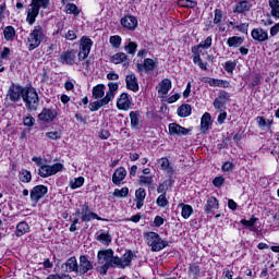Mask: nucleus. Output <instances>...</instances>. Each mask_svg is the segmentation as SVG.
<instances>
[{"label":"nucleus","mask_w":279,"mask_h":279,"mask_svg":"<svg viewBox=\"0 0 279 279\" xmlns=\"http://www.w3.org/2000/svg\"><path fill=\"white\" fill-rule=\"evenodd\" d=\"M210 47H213V37L210 36L201 41L199 45L192 47L193 62L197 64L202 71H208V63L202 60V50L199 49H210Z\"/></svg>","instance_id":"nucleus-1"},{"label":"nucleus","mask_w":279,"mask_h":279,"mask_svg":"<svg viewBox=\"0 0 279 279\" xmlns=\"http://www.w3.org/2000/svg\"><path fill=\"white\" fill-rule=\"evenodd\" d=\"M49 1L50 0L31 1V5H28L26 11V23H28V25H34V23H36V19L38 17V14H40V9L47 10V8H49Z\"/></svg>","instance_id":"nucleus-2"},{"label":"nucleus","mask_w":279,"mask_h":279,"mask_svg":"<svg viewBox=\"0 0 279 279\" xmlns=\"http://www.w3.org/2000/svg\"><path fill=\"white\" fill-rule=\"evenodd\" d=\"M22 99L26 106V109L31 112H35L38 110V106H40V98H38V92L34 87H24V94Z\"/></svg>","instance_id":"nucleus-3"},{"label":"nucleus","mask_w":279,"mask_h":279,"mask_svg":"<svg viewBox=\"0 0 279 279\" xmlns=\"http://www.w3.org/2000/svg\"><path fill=\"white\" fill-rule=\"evenodd\" d=\"M45 40H47L45 28H43V26L40 25L34 26V29L31 32V34L27 37L28 51H34V49H37V47H40V44L45 43Z\"/></svg>","instance_id":"nucleus-4"},{"label":"nucleus","mask_w":279,"mask_h":279,"mask_svg":"<svg viewBox=\"0 0 279 279\" xmlns=\"http://www.w3.org/2000/svg\"><path fill=\"white\" fill-rule=\"evenodd\" d=\"M145 239L151 252H161V250H165L169 245L167 241L160 239V234L154 231L146 233Z\"/></svg>","instance_id":"nucleus-5"},{"label":"nucleus","mask_w":279,"mask_h":279,"mask_svg":"<svg viewBox=\"0 0 279 279\" xmlns=\"http://www.w3.org/2000/svg\"><path fill=\"white\" fill-rule=\"evenodd\" d=\"M64 169V165L62 163H53L52 166L44 165L38 169V175L40 178H51V175H56V173H60Z\"/></svg>","instance_id":"nucleus-6"},{"label":"nucleus","mask_w":279,"mask_h":279,"mask_svg":"<svg viewBox=\"0 0 279 279\" xmlns=\"http://www.w3.org/2000/svg\"><path fill=\"white\" fill-rule=\"evenodd\" d=\"M134 259V253L132 251H126L123 254V258L116 256L111 260L113 262V265L118 269H125L128 267H132V260Z\"/></svg>","instance_id":"nucleus-7"},{"label":"nucleus","mask_w":279,"mask_h":279,"mask_svg":"<svg viewBox=\"0 0 279 279\" xmlns=\"http://www.w3.org/2000/svg\"><path fill=\"white\" fill-rule=\"evenodd\" d=\"M93 49V39L88 36H83L80 40L78 60H86Z\"/></svg>","instance_id":"nucleus-8"},{"label":"nucleus","mask_w":279,"mask_h":279,"mask_svg":"<svg viewBox=\"0 0 279 279\" xmlns=\"http://www.w3.org/2000/svg\"><path fill=\"white\" fill-rule=\"evenodd\" d=\"M93 269H95V266L88 258V255H81L78 257L77 276H86Z\"/></svg>","instance_id":"nucleus-9"},{"label":"nucleus","mask_w":279,"mask_h":279,"mask_svg":"<svg viewBox=\"0 0 279 279\" xmlns=\"http://www.w3.org/2000/svg\"><path fill=\"white\" fill-rule=\"evenodd\" d=\"M49 193V189L43 184L36 185L31 190V202L36 206Z\"/></svg>","instance_id":"nucleus-10"},{"label":"nucleus","mask_w":279,"mask_h":279,"mask_svg":"<svg viewBox=\"0 0 279 279\" xmlns=\"http://www.w3.org/2000/svg\"><path fill=\"white\" fill-rule=\"evenodd\" d=\"M93 219H97V221H104L99 215L90 210V206H88V204L81 205V220L83 223H88V221H93Z\"/></svg>","instance_id":"nucleus-11"},{"label":"nucleus","mask_w":279,"mask_h":279,"mask_svg":"<svg viewBox=\"0 0 279 279\" xmlns=\"http://www.w3.org/2000/svg\"><path fill=\"white\" fill-rule=\"evenodd\" d=\"M25 93V87L16 84H12L8 90L7 97L10 99V101H13V104H16V101H21V97H23Z\"/></svg>","instance_id":"nucleus-12"},{"label":"nucleus","mask_w":279,"mask_h":279,"mask_svg":"<svg viewBox=\"0 0 279 279\" xmlns=\"http://www.w3.org/2000/svg\"><path fill=\"white\" fill-rule=\"evenodd\" d=\"M156 69V61L154 59L146 58L143 63H136V71L140 75L143 73H151Z\"/></svg>","instance_id":"nucleus-13"},{"label":"nucleus","mask_w":279,"mask_h":279,"mask_svg":"<svg viewBox=\"0 0 279 279\" xmlns=\"http://www.w3.org/2000/svg\"><path fill=\"white\" fill-rule=\"evenodd\" d=\"M114 251L112 248L101 250L97 253L98 265H106V263H112L114 258Z\"/></svg>","instance_id":"nucleus-14"},{"label":"nucleus","mask_w":279,"mask_h":279,"mask_svg":"<svg viewBox=\"0 0 279 279\" xmlns=\"http://www.w3.org/2000/svg\"><path fill=\"white\" fill-rule=\"evenodd\" d=\"M170 136H189L191 129H186L178 123H170L168 125Z\"/></svg>","instance_id":"nucleus-15"},{"label":"nucleus","mask_w":279,"mask_h":279,"mask_svg":"<svg viewBox=\"0 0 279 279\" xmlns=\"http://www.w3.org/2000/svg\"><path fill=\"white\" fill-rule=\"evenodd\" d=\"M58 117V111L56 109L44 108L41 112L38 114L39 121L44 123H51Z\"/></svg>","instance_id":"nucleus-16"},{"label":"nucleus","mask_w":279,"mask_h":279,"mask_svg":"<svg viewBox=\"0 0 279 279\" xmlns=\"http://www.w3.org/2000/svg\"><path fill=\"white\" fill-rule=\"evenodd\" d=\"M75 60H77L75 50H66L62 52L59 58V62H61V64H68L70 66L75 64Z\"/></svg>","instance_id":"nucleus-17"},{"label":"nucleus","mask_w":279,"mask_h":279,"mask_svg":"<svg viewBox=\"0 0 279 279\" xmlns=\"http://www.w3.org/2000/svg\"><path fill=\"white\" fill-rule=\"evenodd\" d=\"M120 23L122 27L131 32H134L136 27H138V20L136 19V16L133 15H126L122 17Z\"/></svg>","instance_id":"nucleus-18"},{"label":"nucleus","mask_w":279,"mask_h":279,"mask_svg":"<svg viewBox=\"0 0 279 279\" xmlns=\"http://www.w3.org/2000/svg\"><path fill=\"white\" fill-rule=\"evenodd\" d=\"M117 108L118 110H130V108H132V100L128 93H123L119 96L117 100Z\"/></svg>","instance_id":"nucleus-19"},{"label":"nucleus","mask_w":279,"mask_h":279,"mask_svg":"<svg viewBox=\"0 0 279 279\" xmlns=\"http://www.w3.org/2000/svg\"><path fill=\"white\" fill-rule=\"evenodd\" d=\"M125 84L128 90H132V93H138L140 87H138V78H136V74L134 73H129L125 77Z\"/></svg>","instance_id":"nucleus-20"},{"label":"nucleus","mask_w":279,"mask_h":279,"mask_svg":"<svg viewBox=\"0 0 279 279\" xmlns=\"http://www.w3.org/2000/svg\"><path fill=\"white\" fill-rule=\"evenodd\" d=\"M251 36L253 40H256L257 43H265L266 40H269V33L260 27L253 28Z\"/></svg>","instance_id":"nucleus-21"},{"label":"nucleus","mask_w":279,"mask_h":279,"mask_svg":"<svg viewBox=\"0 0 279 279\" xmlns=\"http://www.w3.org/2000/svg\"><path fill=\"white\" fill-rule=\"evenodd\" d=\"M128 175V170L123 167H119L112 174V182L116 186H121V182L125 180Z\"/></svg>","instance_id":"nucleus-22"},{"label":"nucleus","mask_w":279,"mask_h":279,"mask_svg":"<svg viewBox=\"0 0 279 279\" xmlns=\"http://www.w3.org/2000/svg\"><path fill=\"white\" fill-rule=\"evenodd\" d=\"M157 163L159 165V169H161V171H166L168 175H173V173H175V170H173V167H171V162H169L167 157L157 159Z\"/></svg>","instance_id":"nucleus-23"},{"label":"nucleus","mask_w":279,"mask_h":279,"mask_svg":"<svg viewBox=\"0 0 279 279\" xmlns=\"http://www.w3.org/2000/svg\"><path fill=\"white\" fill-rule=\"evenodd\" d=\"M145 197H147V192L145 189L140 187L135 191V204L136 208L141 210L145 204Z\"/></svg>","instance_id":"nucleus-24"},{"label":"nucleus","mask_w":279,"mask_h":279,"mask_svg":"<svg viewBox=\"0 0 279 279\" xmlns=\"http://www.w3.org/2000/svg\"><path fill=\"white\" fill-rule=\"evenodd\" d=\"M250 10H252V2L250 0H243L234 5L233 12H238V14H243L245 12H250Z\"/></svg>","instance_id":"nucleus-25"},{"label":"nucleus","mask_w":279,"mask_h":279,"mask_svg":"<svg viewBox=\"0 0 279 279\" xmlns=\"http://www.w3.org/2000/svg\"><path fill=\"white\" fill-rule=\"evenodd\" d=\"M229 97L230 95L228 92H221L219 96L214 100V108H216V110H221V108L226 106V101H228Z\"/></svg>","instance_id":"nucleus-26"},{"label":"nucleus","mask_w":279,"mask_h":279,"mask_svg":"<svg viewBox=\"0 0 279 279\" xmlns=\"http://www.w3.org/2000/svg\"><path fill=\"white\" fill-rule=\"evenodd\" d=\"M171 90V80L163 78L157 86V92L159 95H169Z\"/></svg>","instance_id":"nucleus-27"},{"label":"nucleus","mask_w":279,"mask_h":279,"mask_svg":"<svg viewBox=\"0 0 279 279\" xmlns=\"http://www.w3.org/2000/svg\"><path fill=\"white\" fill-rule=\"evenodd\" d=\"M63 265L66 267V271H69V274H76L77 276L78 263L75 256L68 258Z\"/></svg>","instance_id":"nucleus-28"},{"label":"nucleus","mask_w":279,"mask_h":279,"mask_svg":"<svg viewBox=\"0 0 279 279\" xmlns=\"http://www.w3.org/2000/svg\"><path fill=\"white\" fill-rule=\"evenodd\" d=\"M219 209V201L217 199V197H209L207 199L206 205L204 206V210L205 213H207V215H210V213H213V210H217Z\"/></svg>","instance_id":"nucleus-29"},{"label":"nucleus","mask_w":279,"mask_h":279,"mask_svg":"<svg viewBox=\"0 0 279 279\" xmlns=\"http://www.w3.org/2000/svg\"><path fill=\"white\" fill-rule=\"evenodd\" d=\"M243 43H245V38H243L241 36H232L227 39L228 47H231L233 49L241 47V45H243Z\"/></svg>","instance_id":"nucleus-30"},{"label":"nucleus","mask_w":279,"mask_h":279,"mask_svg":"<svg viewBox=\"0 0 279 279\" xmlns=\"http://www.w3.org/2000/svg\"><path fill=\"white\" fill-rule=\"evenodd\" d=\"M3 36L7 43H14L16 38V29L13 26H5L3 29Z\"/></svg>","instance_id":"nucleus-31"},{"label":"nucleus","mask_w":279,"mask_h":279,"mask_svg":"<svg viewBox=\"0 0 279 279\" xmlns=\"http://www.w3.org/2000/svg\"><path fill=\"white\" fill-rule=\"evenodd\" d=\"M109 90L106 93L105 99L112 101L114 99L116 93L119 90V83H108Z\"/></svg>","instance_id":"nucleus-32"},{"label":"nucleus","mask_w":279,"mask_h":279,"mask_svg":"<svg viewBox=\"0 0 279 279\" xmlns=\"http://www.w3.org/2000/svg\"><path fill=\"white\" fill-rule=\"evenodd\" d=\"M210 113L205 112L201 119V131L206 134L207 130H210Z\"/></svg>","instance_id":"nucleus-33"},{"label":"nucleus","mask_w":279,"mask_h":279,"mask_svg":"<svg viewBox=\"0 0 279 279\" xmlns=\"http://www.w3.org/2000/svg\"><path fill=\"white\" fill-rule=\"evenodd\" d=\"M92 95L94 99H104V95H106V85L99 84L94 86Z\"/></svg>","instance_id":"nucleus-34"},{"label":"nucleus","mask_w":279,"mask_h":279,"mask_svg":"<svg viewBox=\"0 0 279 279\" xmlns=\"http://www.w3.org/2000/svg\"><path fill=\"white\" fill-rule=\"evenodd\" d=\"M109 100H107L105 97L99 99V100H96L94 102H90L89 104V110L90 112H97V110H99L100 108H104V106H108Z\"/></svg>","instance_id":"nucleus-35"},{"label":"nucleus","mask_w":279,"mask_h":279,"mask_svg":"<svg viewBox=\"0 0 279 279\" xmlns=\"http://www.w3.org/2000/svg\"><path fill=\"white\" fill-rule=\"evenodd\" d=\"M29 232V225L25 221H21L16 226L15 236H23Z\"/></svg>","instance_id":"nucleus-36"},{"label":"nucleus","mask_w":279,"mask_h":279,"mask_svg":"<svg viewBox=\"0 0 279 279\" xmlns=\"http://www.w3.org/2000/svg\"><path fill=\"white\" fill-rule=\"evenodd\" d=\"M140 186H154V175H140L137 180Z\"/></svg>","instance_id":"nucleus-37"},{"label":"nucleus","mask_w":279,"mask_h":279,"mask_svg":"<svg viewBox=\"0 0 279 279\" xmlns=\"http://www.w3.org/2000/svg\"><path fill=\"white\" fill-rule=\"evenodd\" d=\"M130 119H131V128H133L134 130H140L141 113H138L137 111H131Z\"/></svg>","instance_id":"nucleus-38"},{"label":"nucleus","mask_w":279,"mask_h":279,"mask_svg":"<svg viewBox=\"0 0 279 279\" xmlns=\"http://www.w3.org/2000/svg\"><path fill=\"white\" fill-rule=\"evenodd\" d=\"M270 14L274 19H279V0H268Z\"/></svg>","instance_id":"nucleus-39"},{"label":"nucleus","mask_w":279,"mask_h":279,"mask_svg":"<svg viewBox=\"0 0 279 279\" xmlns=\"http://www.w3.org/2000/svg\"><path fill=\"white\" fill-rule=\"evenodd\" d=\"M96 241H99V243H101L102 245H106L108 247V245H110V243H112V235H110V233H99L96 235Z\"/></svg>","instance_id":"nucleus-40"},{"label":"nucleus","mask_w":279,"mask_h":279,"mask_svg":"<svg viewBox=\"0 0 279 279\" xmlns=\"http://www.w3.org/2000/svg\"><path fill=\"white\" fill-rule=\"evenodd\" d=\"M192 108L191 105L185 104V105H181L178 108V114L182 118H186V117H191V112H192Z\"/></svg>","instance_id":"nucleus-41"},{"label":"nucleus","mask_w":279,"mask_h":279,"mask_svg":"<svg viewBox=\"0 0 279 279\" xmlns=\"http://www.w3.org/2000/svg\"><path fill=\"white\" fill-rule=\"evenodd\" d=\"M111 62L113 64H121L123 62H128V54L124 52H118L111 57Z\"/></svg>","instance_id":"nucleus-42"},{"label":"nucleus","mask_w":279,"mask_h":279,"mask_svg":"<svg viewBox=\"0 0 279 279\" xmlns=\"http://www.w3.org/2000/svg\"><path fill=\"white\" fill-rule=\"evenodd\" d=\"M180 206L182 208L181 217H183V219H189L191 215H193V206L186 205L184 203L180 204Z\"/></svg>","instance_id":"nucleus-43"},{"label":"nucleus","mask_w":279,"mask_h":279,"mask_svg":"<svg viewBox=\"0 0 279 279\" xmlns=\"http://www.w3.org/2000/svg\"><path fill=\"white\" fill-rule=\"evenodd\" d=\"M19 180L24 184H28V182H32V172H29L28 170H22L19 173Z\"/></svg>","instance_id":"nucleus-44"},{"label":"nucleus","mask_w":279,"mask_h":279,"mask_svg":"<svg viewBox=\"0 0 279 279\" xmlns=\"http://www.w3.org/2000/svg\"><path fill=\"white\" fill-rule=\"evenodd\" d=\"M179 8H197V2L193 0H178Z\"/></svg>","instance_id":"nucleus-45"},{"label":"nucleus","mask_w":279,"mask_h":279,"mask_svg":"<svg viewBox=\"0 0 279 279\" xmlns=\"http://www.w3.org/2000/svg\"><path fill=\"white\" fill-rule=\"evenodd\" d=\"M66 14H73L74 16H78L80 10L75 3H68L65 5Z\"/></svg>","instance_id":"nucleus-46"},{"label":"nucleus","mask_w":279,"mask_h":279,"mask_svg":"<svg viewBox=\"0 0 279 279\" xmlns=\"http://www.w3.org/2000/svg\"><path fill=\"white\" fill-rule=\"evenodd\" d=\"M81 186H84V177L75 178L74 181L70 182V189H72V191L81 189Z\"/></svg>","instance_id":"nucleus-47"},{"label":"nucleus","mask_w":279,"mask_h":279,"mask_svg":"<svg viewBox=\"0 0 279 279\" xmlns=\"http://www.w3.org/2000/svg\"><path fill=\"white\" fill-rule=\"evenodd\" d=\"M136 49H138V44L134 41H129V44L124 46V51H126V53H130L131 56H134V53H136Z\"/></svg>","instance_id":"nucleus-48"},{"label":"nucleus","mask_w":279,"mask_h":279,"mask_svg":"<svg viewBox=\"0 0 279 279\" xmlns=\"http://www.w3.org/2000/svg\"><path fill=\"white\" fill-rule=\"evenodd\" d=\"M199 271H202V269L199 268V265L191 264L189 266V274H190V276H193L194 278H198Z\"/></svg>","instance_id":"nucleus-49"},{"label":"nucleus","mask_w":279,"mask_h":279,"mask_svg":"<svg viewBox=\"0 0 279 279\" xmlns=\"http://www.w3.org/2000/svg\"><path fill=\"white\" fill-rule=\"evenodd\" d=\"M156 204L160 208H165L166 206H169V201L167 199V194L159 195L157 197Z\"/></svg>","instance_id":"nucleus-50"},{"label":"nucleus","mask_w":279,"mask_h":279,"mask_svg":"<svg viewBox=\"0 0 279 279\" xmlns=\"http://www.w3.org/2000/svg\"><path fill=\"white\" fill-rule=\"evenodd\" d=\"M114 267L117 266H114V262H112V259H111V263L102 264V266L99 268L100 276H107L108 269L114 268Z\"/></svg>","instance_id":"nucleus-51"},{"label":"nucleus","mask_w":279,"mask_h":279,"mask_svg":"<svg viewBox=\"0 0 279 279\" xmlns=\"http://www.w3.org/2000/svg\"><path fill=\"white\" fill-rule=\"evenodd\" d=\"M129 194H130V189L128 187H122L121 190L116 189L113 192L114 197H128Z\"/></svg>","instance_id":"nucleus-52"},{"label":"nucleus","mask_w":279,"mask_h":279,"mask_svg":"<svg viewBox=\"0 0 279 279\" xmlns=\"http://www.w3.org/2000/svg\"><path fill=\"white\" fill-rule=\"evenodd\" d=\"M110 45H112V47H114L116 49H119V47H121V36L119 35H113L110 37L109 39Z\"/></svg>","instance_id":"nucleus-53"},{"label":"nucleus","mask_w":279,"mask_h":279,"mask_svg":"<svg viewBox=\"0 0 279 279\" xmlns=\"http://www.w3.org/2000/svg\"><path fill=\"white\" fill-rule=\"evenodd\" d=\"M214 12V24L219 25V23H221V20L223 19V11H221V9H216Z\"/></svg>","instance_id":"nucleus-54"},{"label":"nucleus","mask_w":279,"mask_h":279,"mask_svg":"<svg viewBox=\"0 0 279 279\" xmlns=\"http://www.w3.org/2000/svg\"><path fill=\"white\" fill-rule=\"evenodd\" d=\"M10 56H12V50L8 47H3L2 51L0 52L1 60H10Z\"/></svg>","instance_id":"nucleus-55"},{"label":"nucleus","mask_w":279,"mask_h":279,"mask_svg":"<svg viewBox=\"0 0 279 279\" xmlns=\"http://www.w3.org/2000/svg\"><path fill=\"white\" fill-rule=\"evenodd\" d=\"M201 82H204V84H209L211 87H217L218 78L204 76L201 78Z\"/></svg>","instance_id":"nucleus-56"},{"label":"nucleus","mask_w":279,"mask_h":279,"mask_svg":"<svg viewBox=\"0 0 279 279\" xmlns=\"http://www.w3.org/2000/svg\"><path fill=\"white\" fill-rule=\"evenodd\" d=\"M236 69V62L235 61H227L225 63V70L227 73H232Z\"/></svg>","instance_id":"nucleus-57"},{"label":"nucleus","mask_w":279,"mask_h":279,"mask_svg":"<svg viewBox=\"0 0 279 279\" xmlns=\"http://www.w3.org/2000/svg\"><path fill=\"white\" fill-rule=\"evenodd\" d=\"M47 138H50V141H58V138H61L62 135L58 131H51L46 133Z\"/></svg>","instance_id":"nucleus-58"},{"label":"nucleus","mask_w":279,"mask_h":279,"mask_svg":"<svg viewBox=\"0 0 279 279\" xmlns=\"http://www.w3.org/2000/svg\"><path fill=\"white\" fill-rule=\"evenodd\" d=\"M257 219L256 218H251L250 220L242 219L241 223L242 226H245V228H254L256 225Z\"/></svg>","instance_id":"nucleus-59"},{"label":"nucleus","mask_w":279,"mask_h":279,"mask_svg":"<svg viewBox=\"0 0 279 279\" xmlns=\"http://www.w3.org/2000/svg\"><path fill=\"white\" fill-rule=\"evenodd\" d=\"M223 182H226V179L223 177H216L213 180V184L214 186H216L217 189H221V186H223Z\"/></svg>","instance_id":"nucleus-60"},{"label":"nucleus","mask_w":279,"mask_h":279,"mask_svg":"<svg viewBox=\"0 0 279 279\" xmlns=\"http://www.w3.org/2000/svg\"><path fill=\"white\" fill-rule=\"evenodd\" d=\"M235 29L238 32H241V34H247V29H250V24L247 23L238 24V26H235Z\"/></svg>","instance_id":"nucleus-61"},{"label":"nucleus","mask_w":279,"mask_h":279,"mask_svg":"<svg viewBox=\"0 0 279 279\" xmlns=\"http://www.w3.org/2000/svg\"><path fill=\"white\" fill-rule=\"evenodd\" d=\"M23 123L26 128H34V123H36V119H34V117H26L23 119Z\"/></svg>","instance_id":"nucleus-62"},{"label":"nucleus","mask_w":279,"mask_h":279,"mask_svg":"<svg viewBox=\"0 0 279 279\" xmlns=\"http://www.w3.org/2000/svg\"><path fill=\"white\" fill-rule=\"evenodd\" d=\"M77 39V34L75 31H68L65 33V40H76Z\"/></svg>","instance_id":"nucleus-63"},{"label":"nucleus","mask_w":279,"mask_h":279,"mask_svg":"<svg viewBox=\"0 0 279 279\" xmlns=\"http://www.w3.org/2000/svg\"><path fill=\"white\" fill-rule=\"evenodd\" d=\"M99 138H101V141H108V137L110 136V131L102 129L99 134H98Z\"/></svg>","instance_id":"nucleus-64"}]
</instances>
